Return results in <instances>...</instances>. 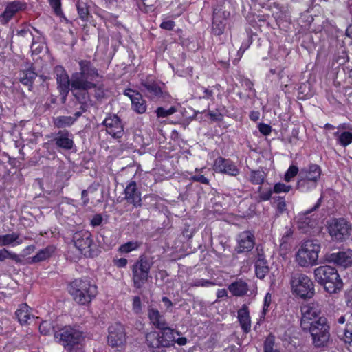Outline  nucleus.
Here are the masks:
<instances>
[{"label": "nucleus", "mask_w": 352, "mask_h": 352, "mask_svg": "<svg viewBox=\"0 0 352 352\" xmlns=\"http://www.w3.org/2000/svg\"><path fill=\"white\" fill-rule=\"evenodd\" d=\"M78 64L79 72L72 74L71 86L74 88H93L94 97L97 100L103 98L105 96L103 83L94 82L97 78H102L100 76L98 69L87 60H82Z\"/></svg>", "instance_id": "obj_1"}, {"label": "nucleus", "mask_w": 352, "mask_h": 352, "mask_svg": "<svg viewBox=\"0 0 352 352\" xmlns=\"http://www.w3.org/2000/svg\"><path fill=\"white\" fill-rule=\"evenodd\" d=\"M160 332L152 331L146 334V344L151 352H166V348L175 344V334L180 336V333L168 326L160 329Z\"/></svg>", "instance_id": "obj_2"}, {"label": "nucleus", "mask_w": 352, "mask_h": 352, "mask_svg": "<svg viewBox=\"0 0 352 352\" xmlns=\"http://www.w3.org/2000/svg\"><path fill=\"white\" fill-rule=\"evenodd\" d=\"M68 291L76 302L86 305L96 297L98 287L87 278H76L69 283Z\"/></svg>", "instance_id": "obj_3"}, {"label": "nucleus", "mask_w": 352, "mask_h": 352, "mask_svg": "<svg viewBox=\"0 0 352 352\" xmlns=\"http://www.w3.org/2000/svg\"><path fill=\"white\" fill-rule=\"evenodd\" d=\"M314 274L316 281L329 294H336L342 289V280L335 267L321 265L314 270Z\"/></svg>", "instance_id": "obj_4"}, {"label": "nucleus", "mask_w": 352, "mask_h": 352, "mask_svg": "<svg viewBox=\"0 0 352 352\" xmlns=\"http://www.w3.org/2000/svg\"><path fill=\"white\" fill-rule=\"evenodd\" d=\"M302 330L310 333L314 347L324 348L329 345L331 338L330 325L325 317L321 316L307 329Z\"/></svg>", "instance_id": "obj_5"}, {"label": "nucleus", "mask_w": 352, "mask_h": 352, "mask_svg": "<svg viewBox=\"0 0 352 352\" xmlns=\"http://www.w3.org/2000/svg\"><path fill=\"white\" fill-rule=\"evenodd\" d=\"M154 258L145 254L141 255L131 266L133 287L141 289L148 280L150 270L154 264Z\"/></svg>", "instance_id": "obj_6"}, {"label": "nucleus", "mask_w": 352, "mask_h": 352, "mask_svg": "<svg viewBox=\"0 0 352 352\" xmlns=\"http://www.w3.org/2000/svg\"><path fill=\"white\" fill-rule=\"evenodd\" d=\"M320 166L311 164L301 168L298 173L296 188L302 192H307L315 189L321 177Z\"/></svg>", "instance_id": "obj_7"}, {"label": "nucleus", "mask_w": 352, "mask_h": 352, "mask_svg": "<svg viewBox=\"0 0 352 352\" xmlns=\"http://www.w3.org/2000/svg\"><path fill=\"white\" fill-rule=\"evenodd\" d=\"M320 245L317 241H305L296 254V261L302 267L317 265Z\"/></svg>", "instance_id": "obj_8"}, {"label": "nucleus", "mask_w": 352, "mask_h": 352, "mask_svg": "<svg viewBox=\"0 0 352 352\" xmlns=\"http://www.w3.org/2000/svg\"><path fill=\"white\" fill-rule=\"evenodd\" d=\"M141 85L145 94L151 100L168 103L171 102L172 97L166 90L164 83L146 79L142 81Z\"/></svg>", "instance_id": "obj_9"}, {"label": "nucleus", "mask_w": 352, "mask_h": 352, "mask_svg": "<svg viewBox=\"0 0 352 352\" xmlns=\"http://www.w3.org/2000/svg\"><path fill=\"white\" fill-rule=\"evenodd\" d=\"M291 286L294 293L302 298H311L314 295V283L306 274H294L291 278Z\"/></svg>", "instance_id": "obj_10"}, {"label": "nucleus", "mask_w": 352, "mask_h": 352, "mask_svg": "<svg viewBox=\"0 0 352 352\" xmlns=\"http://www.w3.org/2000/svg\"><path fill=\"white\" fill-rule=\"evenodd\" d=\"M327 229L333 241L342 242L350 236L352 224L344 218H336L329 222Z\"/></svg>", "instance_id": "obj_11"}, {"label": "nucleus", "mask_w": 352, "mask_h": 352, "mask_svg": "<svg viewBox=\"0 0 352 352\" xmlns=\"http://www.w3.org/2000/svg\"><path fill=\"white\" fill-rule=\"evenodd\" d=\"M73 241L75 246L86 256L93 257L96 255L92 248L93 239L91 232L81 230L74 234Z\"/></svg>", "instance_id": "obj_12"}, {"label": "nucleus", "mask_w": 352, "mask_h": 352, "mask_svg": "<svg viewBox=\"0 0 352 352\" xmlns=\"http://www.w3.org/2000/svg\"><path fill=\"white\" fill-rule=\"evenodd\" d=\"M322 199V197H320L311 209L298 214L297 226L299 230L302 232L308 233L317 226V219L314 217V215H311V213L319 208L321 205Z\"/></svg>", "instance_id": "obj_13"}, {"label": "nucleus", "mask_w": 352, "mask_h": 352, "mask_svg": "<svg viewBox=\"0 0 352 352\" xmlns=\"http://www.w3.org/2000/svg\"><path fill=\"white\" fill-rule=\"evenodd\" d=\"M81 337V332L72 327H65L62 329L59 333H55V338H59L60 343L69 351L80 342Z\"/></svg>", "instance_id": "obj_14"}, {"label": "nucleus", "mask_w": 352, "mask_h": 352, "mask_svg": "<svg viewBox=\"0 0 352 352\" xmlns=\"http://www.w3.org/2000/svg\"><path fill=\"white\" fill-rule=\"evenodd\" d=\"M126 342V333L123 324L116 322L108 328L107 342L114 348L123 346Z\"/></svg>", "instance_id": "obj_15"}, {"label": "nucleus", "mask_w": 352, "mask_h": 352, "mask_svg": "<svg viewBox=\"0 0 352 352\" xmlns=\"http://www.w3.org/2000/svg\"><path fill=\"white\" fill-rule=\"evenodd\" d=\"M321 312L320 306L318 304L309 303L301 307L300 326L302 329H307L319 318Z\"/></svg>", "instance_id": "obj_16"}, {"label": "nucleus", "mask_w": 352, "mask_h": 352, "mask_svg": "<svg viewBox=\"0 0 352 352\" xmlns=\"http://www.w3.org/2000/svg\"><path fill=\"white\" fill-rule=\"evenodd\" d=\"M107 133L114 139L121 138L124 135V126L121 119L116 114L108 116L102 122Z\"/></svg>", "instance_id": "obj_17"}, {"label": "nucleus", "mask_w": 352, "mask_h": 352, "mask_svg": "<svg viewBox=\"0 0 352 352\" xmlns=\"http://www.w3.org/2000/svg\"><path fill=\"white\" fill-rule=\"evenodd\" d=\"M56 80L57 89L60 93L63 102L67 99L68 94L71 90V80L65 69L60 65L55 67Z\"/></svg>", "instance_id": "obj_18"}, {"label": "nucleus", "mask_w": 352, "mask_h": 352, "mask_svg": "<svg viewBox=\"0 0 352 352\" xmlns=\"http://www.w3.org/2000/svg\"><path fill=\"white\" fill-rule=\"evenodd\" d=\"M213 170L216 173L226 174L236 177L239 175L240 170L230 159L218 157L214 162Z\"/></svg>", "instance_id": "obj_19"}, {"label": "nucleus", "mask_w": 352, "mask_h": 352, "mask_svg": "<svg viewBox=\"0 0 352 352\" xmlns=\"http://www.w3.org/2000/svg\"><path fill=\"white\" fill-rule=\"evenodd\" d=\"M123 94L130 98L131 108L135 112L139 114H143L146 111V102L139 91L132 89H126Z\"/></svg>", "instance_id": "obj_20"}, {"label": "nucleus", "mask_w": 352, "mask_h": 352, "mask_svg": "<svg viewBox=\"0 0 352 352\" xmlns=\"http://www.w3.org/2000/svg\"><path fill=\"white\" fill-rule=\"evenodd\" d=\"M326 260L328 263L346 268L352 265V250H348L347 251L327 254Z\"/></svg>", "instance_id": "obj_21"}, {"label": "nucleus", "mask_w": 352, "mask_h": 352, "mask_svg": "<svg viewBox=\"0 0 352 352\" xmlns=\"http://www.w3.org/2000/svg\"><path fill=\"white\" fill-rule=\"evenodd\" d=\"M255 245V237L250 231H244L240 233L237 239L236 251L238 254L251 251Z\"/></svg>", "instance_id": "obj_22"}, {"label": "nucleus", "mask_w": 352, "mask_h": 352, "mask_svg": "<svg viewBox=\"0 0 352 352\" xmlns=\"http://www.w3.org/2000/svg\"><path fill=\"white\" fill-rule=\"evenodd\" d=\"M74 135L67 130H60L54 135L52 141L56 146L64 150H72L75 146Z\"/></svg>", "instance_id": "obj_23"}, {"label": "nucleus", "mask_w": 352, "mask_h": 352, "mask_svg": "<svg viewBox=\"0 0 352 352\" xmlns=\"http://www.w3.org/2000/svg\"><path fill=\"white\" fill-rule=\"evenodd\" d=\"M124 199L128 203L133 204L134 207L137 208L141 206V193L137 187L136 182L131 181L124 189Z\"/></svg>", "instance_id": "obj_24"}, {"label": "nucleus", "mask_w": 352, "mask_h": 352, "mask_svg": "<svg viewBox=\"0 0 352 352\" xmlns=\"http://www.w3.org/2000/svg\"><path fill=\"white\" fill-rule=\"evenodd\" d=\"M22 10V3L20 1H14L7 3L5 10L0 15V23L6 25L12 19L14 16Z\"/></svg>", "instance_id": "obj_25"}, {"label": "nucleus", "mask_w": 352, "mask_h": 352, "mask_svg": "<svg viewBox=\"0 0 352 352\" xmlns=\"http://www.w3.org/2000/svg\"><path fill=\"white\" fill-rule=\"evenodd\" d=\"M93 88H74L71 86V91L76 100L81 104L80 109L82 111L87 110L88 103L91 101L89 90Z\"/></svg>", "instance_id": "obj_26"}, {"label": "nucleus", "mask_w": 352, "mask_h": 352, "mask_svg": "<svg viewBox=\"0 0 352 352\" xmlns=\"http://www.w3.org/2000/svg\"><path fill=\"white\" fill-rule=\"evenodd\" d=\"M237 318L243 333H248L251 329V319L248 306L243 304L237 311Z\"/></svg>", "instance_id": "obj_27"}, {"label": "nucleus", "mask_w": 352, "mask_h": 352, "mask_svg": "<svg viewBox=\"0 0 352 352\" xmlns=\"http://www.w3.org/2000/svg\"><path fill=\"white\" fill-rule=\"evenodd\" d=\"M148 317L151 321V323L158 329H164L166 326L168 325L166 321L164 316L155 308H148Z\"/></svg>", "instance_id": "obj_28"}, {"label": "nucleus", "mask_w": 352, "mask_h": 352, "mask_svg": "<svg viewBox=\"0 0 352 352\" xmlns=\"http://www.w3.org/2000/svg\"><path fill=\"white\" fill-rule=\"evenodd\" d=\"M254 267L256 275L260 279L264 278L269 273L270 268L263 254L258 253V258L255 262Z\"/></svg>", "instance_id": "obj_29"}, {"label": "nucleus", "mask_w": 352, "mask_h": 352, "mask_svg": "<svg viewBox=\"0 0 352 352\" xmlns=\"http://www.w3.org/2000/svg\"><path fill=\"white\" fill-rule=\"evenodd\" d=\"M228 289L234 296H243L247 294L249 287L245 281L239 279L232 283L228 286Z\"/></svg>", "instance_id": "obj_30"}, {"label": "nucleus", "mask_w": 352, "mask_h": 352, "mask_svg": "<svg viewBox=\"0 0 352 352\" xmlns=\"http://www.w3.org/2000/svg\"><path fill=\"white\" fill-rule=\"evenodd\" d=\"M55 249L54 246L49 245L41 250L35 256L28 258L26 260L29 263H38L45 261L52 256L55 252Z\"/></svg>", "instance_id": "obj_31"}, {"label": "nucleus", "mask_w": 352, "mask_h": 352, "mask_svg": "<svg viewBox=\"0 0 352 352\" xmlns=\"http://www.w3.org/2000/svg\"><path fill=\"white\" fill-rule=\"evenodd\" d=\"M337 143L343 147H346L352 143V131H340L339 130L333 133Z\"/></svg>", "instance_id": "obj_32"}, {"label": "nucleus", "mask_w": 352, "mask_h": 352, "mask_svg": "<svg viewBox=\"0 0 352 352\" xmlns=\"http://www.w3.org/2000/svg\"><path fill=\"white\" fill-rule=\"evenodd\" d=\"M272 190L271 188H265L258 186V190L254 193V198L258 203L269 201L272 196Z\"/></svg>", "instance_id": "obj_33"}, {"label": "nucleus", "mask_w": 352, "mask_h": 352, "mask_svg": "<svg viewBox=\"0 0 352 352\" xmlns=\"http://www.w3.org/2000/svg\"><path fill=\"white\" fill-rule=\"evenodd\" d=\"M226 19H221L217 12H214L213 22L212 25V32L214 35L219 36L222 34L226 28Z\"/></svg>", "instance_id": "obj_34"}, {"label": "nucleus", "mask_w": 352, "mask_h": 352, "mask_svg": "<svg viewBox=\"0 0 352 352\" xmlns=\"http://www.w3.org/2000/svg\"><path fill=\"white\" fill-rule=\"evenodd\" d=\"M273 204L276 208V215L280 216L287 211V205L285 197L283 196H275L272 197Z\"/></svg>", "instance_id": "obj_35"}, {"label": "nucleus", "mask_w": 352, "mask_h": 352, "mask_svg": "<svg viewBox=\"0 0 352 352\" xmlns=\"http://www.w3.org/2000/svg\"><path fill=\"white\" fill-rule=\"evenodd\" d=\"M265 173L263 170H251L249 176V181L254 185H261L265 179Z\"/></svg>", "instance_id": "obj_36"}, {"label": "nucleus", "mask_w": 352, "mask_h": 352, "mask_svg": "<svg viewBox=\"0 0 352 352\" xmlns=\"http://www.w3.org/2000/svg\"><path fill=\"white\" fill-rule=\"evenodd\" d=\"M23 36L25 38L26 40H32V44L30 45V50H31V52L32 54H38V53L41 52V51L42 50V48H43V46L41 45V43L37 42V41H34V38H32V33L30 32L29 31H26L24 28H23Z\"/></svg>", "instance_id": "obj_37"}, {"label": "nucleus", "mask_w": 352, "mask_h": 352, "mask_svg": "<svg viewBox=\"0 0 352 352\" xmlns=\"http://www.w3.org/2000/svg\"><path fill=\"white\" fill-rule=\"evenodd\" d=\"M263 352H280L275 343L274 336L269 335L263 343Z\"/></svg>", "instance_id": "obj_38"}, {"label": "nucleus", "mask_w": 352, "mask_h": 352, "mask_svg": "<svg viewBox=\"0 0 352 352\" xmlns=\"http://www.w3.org/2000/svg\"><path fill=\"white\" fill-rule=\"evenodd\" d=\"M76 121L72 116H59L54 119V125L58 128L70 126Z\"/></svg>", "instance_id": "obj_39"}, {"label": "nucleus", "mask_w": 352, "mask_h": 352, "mask_svg": "<svg viewBox=\"0 0 352 352\" xmlns=\"http://www.w3.org/2000/svg\"><path fill=\"white\" fill-rule=\"evenodd\" d=\"M352 318V313L350 314L348 320ZM338 337L345 342L351 343L352 342V329L339 328L338 329Z\"/></svg>", "instance_id": "obj_40"}, {"label": "nucleus", "mask_w": 352, "mask_h": 352, "mask_svg": "<svg viewBox=\"0 0 352 352\" xmlns=\"http://www.w3.org/2000/svg\"><path fill=\"white\" fill-rule=\"evenodd\" d=\"M141 245L142 243L137 241H129L121 245L119 248V251L122 254H127L131 251L138 250Z\"/></svg>", "instance_id": "obj_41"}, {"label": "nucleus", "mask_w": 352, "mask_h": 352, "mask_svg": "<svg viewBox=\"0 0 352 352\" xmlns=\"http://www.w3.org/2000/svg\"><path fill=\"white\" fill-rule=\"evenodd\" d=\"M76 8L80 18L83 21L87 20L89 10L87 4L78 1L76 3Z\"/></svg>", "instance_id": "obj_42"}, {"label": "nucleus", "mask_w": 352, "mask_h": 352, "mask_svg": "<svg viewBox=\"0 0 352 352\" xmlns=\"http://www.w3.org/2000/svg\"><path fill=\"white\" fill-rule=\"evenodd\" d=\"M19 238V236L15 234H7L5 235H0V246H5L15 242Z\"/></svg>", "instance_id": "obj_43"}, {"label": "nucleus", "mask_w": 352, "mask_h": 352, "mask_svg": "<svg viewBox=\"0 0 352 352\" xmlns=\"http://www.w3.org/2000/svg\"><path fill=\"white\" fill-rule=\"evenodd\" d=\"M7 258H11L16 262L20 261L19 255L9 252L6 248L0 250V261H3Z\"/></svg>", "instance_id": "obj_44"}, {"label": "nucleus", "mask_w": 352, "mask_h": 352, "mask_svg": "<svg viewBox=\"0 0 352 352\" xmlns=\"http://www.w3.org/2000/svg\"><path fill=\"white\" fill-rule=\"evenodd\" d=\"M214 285H215V283L214 282L210 281L207 279H204V278L195 279L189 283V285L190 287H209L214 286Z\"/></svg>", "instance_id": "obj_45"}, {"label": "nucleus", "mask_w": 352, "mask_h": 352, "mask_svg": "<svg viewBox=\"0 0 352 352\" xmlns=\"http://www.w3.org/2000/svg\"><path fill=\"white\" fill-rule=\"evenodd\" d=\"M300 170L295 165H292L289 167L288 170L285 174L284 179L287 182H289L292 181V179L296 177V175L298 176Z\"/></svg>", "instance_id": "obj_46"}, {"label": "nucleus", "mask_w": 352, "mask_h": 352, "mask_svg": "<svg viewBox=\"0 0 352 352\" xmlns=\"http://www.w3.org/2000/svg\"><path fill=\"white\" fill-rule=\"evenodd\" d=\"M36 73L32 69H28L23 72V85L32 86L33 80L36 77Z\"/></svg>", "instance_id": "obj_47"}, {"label": "nucleus", "mask_w": 352, "mask_h": 352, "mask_svg": "<svg viewBox=\"0 0 352 352\" xmlns=\"http://www.w3.org/2000/svg\"><path fill=\"white\" fill-rule=\"evenodd\" d=\"M39 331L44 336H48L53 333L54 327L52 324L49 321H44L39 325Z\"/></svg>", "instance_id": "obj_48"}, {"label": "nucleus", "mask_w": 352, "mask_h": 352, "mask_svg": "<svg viewBox=\"0 0 352 352\" xmlns=\"http://www.w3.org/2000/svg\"><path fill=\"white\" fill-rule=\"evenodd\" d=\"M291 189L292 186L290 185H286L280 182L276 183L272 188V192L276 194L288 192L291 190Z\"/></svg>", "instance_id": "obj_49"}, {"label": "nucleus", "mask_w": 352, "mask_h": 352, "mask_svg": "<svg viewBox=\"0 0 352 352\" xmlns=\"http://www.w3.org/2000/svg\"><path fill=\"white\" fill-rule=\"evenodd\" d=\"M177 111V109L175 107H171L168 109H165L163 107H158L155 112L158 118H166Z\"/></svg>", "instance_id": "obj_50"}, {"label": "nucleus", "mask_w": 352, "mask_h": 352, "mask_svg": "<svg viewBox=\"0 0 352 352\" xmlns=\"http://www.w3.org/2000/svg\"><path fill=\"white\" fill-rule=\"evenodd\" d=\"M346 322V317L345 316H341L337 320V322L336 324L335 331L336 334L338 335V329L339 328H346L347 329H352V324L351 323L347 322L345 324Z\"/></svg>", "instance_id": "obj_51"}, {"label": "nucleus", "mask_w": 352, "mask_h": 352, "mask_svg": "<svg viewBox=\"0 0 352 352\" xmlns=\"http://www.w3.org/2000/svg\"><path fill=\"white\" fill-rule=\"evenodd\" d=\"M190 180L195 182H199L203 184H209V179L207 177H206L204 175L199 173L192 175L190 178Z\"/></svg>", "instance_id": "obj_52"}, {"label": "nucleus", "mask_w": 352, "mask_h": 352, "mask_svg": "<svg viewBox=\"0 0 352 352\" xmlns=\"http://www.w3.org/2000/svg\"><path fill=\"white\" fill-rule=\"evenodd\" d=\"M50 4L57 15L62 14L60 0H49Z\"/></svg>", "instance_id": "obj_53"}, {"label": "nucleus", "mask_w": 352, "mask_h": 352, "mask_svg": "<svg viewBox=\"0 0 352 352\" xmlns=\"http://www.w3.org/2000/svg\"><path fill=\"white\" fill-rule=\"evenodd\" d=\"M259 132L263 135H268L272 132V126L269 124L260 123L258 126Z\"/></svg>", "instance_id": "obj_54"}, {"label": "nucleus", "mask_w": 352, "mask_h": 352, "mask_svg": "<svg viewBox=\"0 0 352 352\" xmlns=\"http://www.w3.org/2000/svg\"><path fill=\"white\" fill-rule=\"evenodd\" d=\"M208 116L211 120L214 122L222 121L223 118V115L218 111H210L208 113Z\"/></svg>", "instance_id": "obj_55"}, {"label": "nucleus", "mask_w": 352, "mask_h": 352, "mask_svg": "<svg viewBox=\"0 0 352 352\" xmlns=\"http://www.w3.org/2000/svg\"><path fill=\"white\" fill-rule=\"evenodd\" d=\"M133 309L135 313H140L142 310V302L139 296H134L133 298Z\"/></svg>", "instance_id": "obj_56"}, {"label": "nucleus", "mask_w": 352, "mask_h": 352, "mask_svg": "<svg viewBox=\"0 0 352 352\" xmlns=\"http://www.w3.org/2000/svg\"><path fill=\"white\" fill-rule=\"evenodd\" d=\"M23 312H26V314L23 316V323L28 322V320L34 319V316L32 314H29V310L32 309L26 304L23 303Z\"/></svg>", "instance_id": "obj_57"}, {"label": "nucleus", "mask_w": 352, "mask_h": 352, "mask_svg": "<svg viewBox=\"0 0 352 352\" xmlns=\"http://www.w3.org/2000/svg\"><path fill=\"white\" fill-rule=\"evenodd\" d=\"M272 300V296L270 293H267L264 298V303L263 307V314L265 315L266 312L268 311V308L270 307V302Z\"/></svg>", "instance_id": "obj_58"}, {"label": "nucleus", "mask_w": 352, "mask_h": 352, "mask_svg": "<svg viewBox=\"0 0 352 352\" xmlns=\"http://www.w3.org/2000/svg\"><path fill=\"white\" fill-rule=\"evenodd\" d=\"M293 231L290 228H287L286 231L283 234L282 238H281V243L280 245H283L285 243H287L289 239L292 236Z\"/></svg>", "instance_id": "obj_59"}, {"label": "nucleus", "mask_w": 352, "mask_h": 352, "mask_svg": "<svg viewBox=\"0 0 352 352\" xmlns=\"http://www.w3.org/2000/svg\"><path fill=\"white\" fill-rule=\"evenodd\" d=\"M175 26V23L173 21L168 20L166 21H163L160 24V28L166 30H172Z\"/></svg>", "instance_id": "obj_60"}, {"label": "nucleus", "mask_w": 352, "mask_h": 352, "mask_svg": "<svg viewBox=\"0 0 352 352\" xmlns=\"http://www.w3.org/2000/svg\"><path fill=\"white\" fill-rule=\"evenodd\" d=\"M243 85L246 87L248 90L252 93L253 96H256V91L253 87L254 84L252 81H250L249 79H245L243 80Z\"/></svg>", "instance_id": "obj_61"}, {"label": "nucleus", "mask_w": 352, "mask_h": 352, "mask_svg": "<svg viewBox=\"0 0 352 352\" xmlns=\"http://www.w3.org/2000/svg\"><path fill=\"white\" fill-rule=\"evenodd\" d=\"M102 217L100 214H96L91 220V225L94 227L98 226L102 223Z\"/></svg>", "instance_id": "obj_62"}, {"label": "nucleus", "mask_w": 352, "mask_h": 352, "mask_svg": "<svg viewBox=\"0 0 352 352\" xmlns=\"http://www.w3.org/2000/svg\"><path fill=\"white\" fill-rule=\"evenodd\" d=\"M127 263H128V261L125 258H120L119 259H116L114 261L115 265H116L118 267H120V268L126 267L127 265Z\"/></svg>", "instance_id": "obj_63"}, {"label": "nucleus", "mask_w": 352, "mask_h": 352, "mask_svg": "<svg viewBox=\"0 0 352 352\" xmlns=\"http://www.w3.org/2000/svg\"><path fill=\"white\" fill-rule=\"evenodd\" d=\"M90 190V188L87 190H83L81 192L82 200L84 206L88 204L89 199L88 197V192Z\"/></svg>", "instance_id": "obj_64"}]
</instances>
